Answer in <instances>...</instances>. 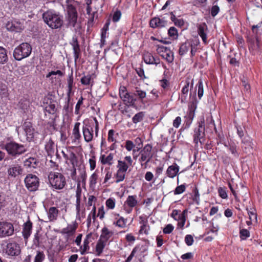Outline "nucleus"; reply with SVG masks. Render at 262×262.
<instances>
[{
  "instance_id": "nucleus-1",
  "label": "nucleus",
  "mask_w": 262,
  "mask_h": 262,
  "mask_svg": "<svg viewBox=\"0 0 262 262\" xmlns=\"http://www.w3.org/2000/svg\"><path fill=\"white\" fill-rule=\"evenodd\" d=\"M42 18L45 23L51 29H60L63 25V17L59 14L51 10L44 12Z\"/></svg>"
},
{
  "instance_id": "nucleus-2",
  "label": "nucleus",
  "mask_w": 262,
  "mask_h": 262,
  "mask_svg": "<svg viewBox=\"0 0 262 262\" xmlns=\"http://www.w3.org/2000/svg\"><path fill=\"white\" fill-rule=\"evenodd\" d=\"M3 148L7 151L8 155L12 157L21 155L27 151V149L24 145L19 144L14 141L6 143Z\"/></svg>"
},
{
  "instance_id": "nucleus-3",
  "label": "nucleus",
  "mask_w": 262,
  "mask_h": 262,
  "mask_svg": "<svg viewBox=\"0 0 262 262\" xmlns=\"http://www.w3.org/2000/svg\"><path fill=\"white\" fill-rule=\"evenodd\" d=\"M49 181L53 189L61 190L66 185L64 176L60 172H51L49 173Z\"/></svg>"
},
{
  "instance_id": "nucleus-4",
  "label": "nucleus",
  "mask_w": 262,
  "mask_h": 262,
  "mask_svg": "<svg viewBox=\"0 0 262 262\" xmlns=\"http://www.w3.org/2000/svg\"><path fill=\"white\" fill-rule=\"evenodd\" d=\"M32 52V47L30 44L24 42L16 47L13 52V56L17 60L28 57Z\"/></svg>"
},
{
  "instance_id": "nucleus-5",
  "label": "nucleus",
  "mask_w": 262,
  "mask_h": 262,
  "mask_svg": "<svg viewBox=\"0 0 262 262\" xmlns=\"http://www.w3.org/2000/svg\"><path fill=\"white\" fill-rule=\"evenodd\" d=\"M25 186L30 191H36L39 186V180L38 178L33 174H28L24 180Z\"/></svg>"
},
{
  "instance_id": "nucleus-6",
  "label": "nucleus",
  "mask_w": 262,
  "mask_h": 262,
  "mask_svg": "<svg viewBox=\"0 0 262 262\" xmlns=\"http://www.w3.org/2000/svg\"><path fill=\"white\" fill-rule=\"evenodd\" d=\"M197 44L193 43L192 41L187 40L181 44L179 50V54L181 56L186 54L190 50L191 56H193L196 52Z\"/></svg>"
},
{
  "instance_id": "nucleus-7",
  "label": "nucleus",
  "mask_w": 262,
  "mask_h": 262,
  "mask_svg": "<svg viewBox=\"0 0 262 262\" xmlns=\"http://www.w3.org/2000/svg\"><path fill=\"white\" fill-rule=\"evenodd\" d=\"M139 204L137 195H128L123 204V209L127 213H130L133 208H136Z\"/></svg>"
},
{
  "instance_id": "nucleus-8",
  "label": "nucleus",
  "mask_w": 262,
  "mask_h": 262,
  "mask_svg": "<svg viewBox=\"0 0 262 262\" xmlns=\"http://www.w3.org/2000/svg\"><path fill=\"white\" fill-rule=\"evenodd\" d=\"M205 122L203 120L199 122L198 126L194 130L193 141L196 144L202 143V140H204L205 135Z\"/></svg>"
},
{
  "instance_id": "nucleus-9",
  "label": "nucleus",
  "mask_w": 262,
  "mask_h": 262,
  "mask_svg": "<svg viewBox=\"0 0 262 262\" xmlns=\"http://www.w3.org/2000/svg\"><path fill=\"white\" fill-rule=\"evenodd\" d=\"M13 225L7 222H0V237L11 236L14 233Z\"/></svg>"
},
{
  "instance_id": "nucleus-10",
  "label": "nucleus",
  "mask_w": 262,
  "mask_h": 262,
  "mask_svg": "<svg viewBox=\"0 0 262 262\" xmlns=\"http://www.w3.org/2000/svg\"><path fill=\"white\" fill-rule=\"evenodd\" d=\"M152 147L149 144L146 145L139 153V162L142 166H143V162H146L148 163L152 157L151 153Z\"/></svg>"
},
{
  "instance_id": "nucleus-11",
  "label": "nucleus",
  "mask_w": 262,
  "mask_h": 262,
  "mask_svg": "<svg viewBox=\"0 0 262 262\" xmlns=\"http://www.w3.org/2000/svg\"><path fill=\"white\" fill-rule=\"evenodd\" d=\"M119 96L125 104L132 106L135 105L136 99L129 94L125 87L123 86L120 88Z\"/></svg>"
},
{
  "instance_id": "nucleus-12",
  "label": "nucleus",
  "mask_w": 262,
  "mask_h": 262,
  "mask_svg": "<svg viewBox=\"0 0 262 262\" xmlns=\"http://www.w3.org/2000/svg\"><path fill=\"white\" fill-rule=\"evenodd\" d=\"M43 107L45 112L55 114L57 111L56 102L49 97H45L43 100Z\"/></svg>"
},
{
  "instance_id": "nucleus-13",
  "label": "nucleus",
  "mask_w": 262,
  "mask_h": 262,
  "mask_svg": "<svg viewBox=\"0 0 262 262\" xmlns=\"http://www.w3.org/2000/svg\"><path fill=\"white\" fill-rule=\"evenodd\" d=\"M6 252L10 256L18 255L20 252V248L18 244L16 243H10L7 245Z\"/></svg>"
},
{
  "instance_id": "nucleus-14",
  "label": "nucleus",
  "mask_w": 262,
  "mask_h": 262,
  "mask_svg": "<svg viewBox=\"0 0 262 262\" xmlns=\"http://www.w3.org/2000/svg\"><path fill=\"white\" fill-rule=\"evenodd\" d=\"M94 130L93 127L89 124H85L82 127V133L84 141L90 142L92 141L94 137Z\"/></svg>"
},
{
  "instance_id": "nucleus-15",
  "label": "nucleus",
  "mask_w": 262,
  "mask_h": 262,
  "mask_svg": "<svg viewBox=\"0 0 262 262\" xmlns=\"http://www.w3.org/2000/svg\"><path fill=\"white\" fill-rule=\"evenodd\" d=\"M23 169L19 164H12L9 166L7 173L9 176L15 178L23 173Z\"/></svg>"
},
{
  "instance_id": "nucleus-16",
  "label": "nucleus",
  "mask_w": 262,
  "mask_h": 262,
  "mask_svg": "<svg viewBox=\"0 0 262 262\" xmlns=\"http://www.w3.org/2000/svg\"><path fill=\"white\" fill-rule=\"evenodd\" d=\"M68 11V25L74 27L77 23V12L76 8H71Z\"/></svg>"
},
{
  "instance_id": "nucleus-17",
  "label": "nucleus",
  "mask_w": 262,
  "mask_h": 262,
  "mask_svg": "<svg viewBox=\"0 0 262 262\" xmlns=\"http://www.w3.org/2000/svg\"><path fill=\"white\" fill-rule=\"evenodd\" d=\"M167 24V21L163 17H154L149 23L150 27L152 28H160L165 27Z\"/></svg>"
},
{
  "instance_id": "nucleus-18",
  "label": "nucleus",
  "mask_w": 262,
  "mask_h": 262,
  "mask_svg": "<svg viewBox=\"0 0 262 262\" xmlns=\"http://www.w3.org/2000/svg\"><path fill=\"white\" fill-rule=\"evenodd\" d=\"M6 28L10 31L18 32L24 29V26L20 22L14 20L8 22L6 24Z\"/></svg>"
},
{
  "instance_id": "nucleus-19",
  "label": "nucleus",
  "mask_w": 262,
  "mask_h": 262,
  "mask_svg": "<svg viewBox=\"0 0 262 262\" xmlns=\"http://www.w3.org/2000/svg\"><path fill=\"white\" fill-rule=\"evenodd\" d=\"M76 218L80 220L85 217V208L82 203V199H76Z\"/></svg>"
},
{
  "instance_id": "nucleus-20",
  "label": "nucleus",
  "mask_w": 262,
  "mask_h": 262,
  "mask_svg": "<svg viewBox=\"0 0 262 262\" xmlns=\"http://www.w3.org/2000/svg\"><path fill=\"white\" fill-rule=\"evenodd\" d=\"M23 128L25 132L27 140L29 141H31L34 136V129L32 123L30 122H25L23 124Z\"/></svg>"
},
{
  "instance_id": "nucleus-21",
  "label": "nucleus",
  "mask_w": 262,
  "mask_h": 262,
  "mask_svg": "<svg viewBox=\"0 0 262 262\" xmlns=\"http://www.w3.org/2000/svg\"><path fill=\"white\" fill-rule=\"evenodd\" d=\"M191 83V88L193 86V79L190 80L189 78H187L185 80V84L183 87L181 92H182V97H181V102H185L186 100L187 94L189 91V84Z\"/></svg>"
},
{
  "instance_id": "nucleus-22",
  "label": "nucleus",
  "mask_w": 262,
  "mask_h": 262,
  "mask_svg": "<svg viewBox=\"0 0 262 262\" xmlns=\"http://www.w3.org/2000/svg\"><path fill=\"white\" fill-rule=\"evenodd\" d=\"M143 59L144 62L147 64H155L157 66L160 63V60L159 58H155L151 53L148 52L144 53Z\"/></svg>"
},
{
  "instance_id": "nucleus-23",
  "label": "nucleus",
  "mask_w": 262,
  "mask_h": 262,
  "mask_svg": "<svg viewBox=\"0 0 262 262\" xmlns=\"http://www.w3.org/2000/svg\"><path fill=\"white\" fill-rule=\"evenodd\" d=\"M77 226L75 223L72 224H68L67 227L63 228L61 231V233L63 235H66L70 237L74 235Z\"/></svg>"
},
{
  "instance_id": "nucleus-24",
  "label": "nucleus",
  "mask_w": 262,
  "mask_h": 262,
  "mask_svg": "<svg viewBox=\"0 0 262 262\" xmlns=\"http://www.w3.org/2000/svg\"><path fill=\"white\" fill-rule=\"evenodd\" d=\"M32 230V223L28 220L23 225L22 234L24 238L27 239L31 235Z\"/></svg>"
},
{
  "instance_id": "nucleus-25",
  "label": "nucleus",
  "mask_w": 262,
  "mask_h": 262,
  "mask_svg": "<svg viewBox=\"0 0 262 262\" xmlns=\"http://www.w3.org/2000/svg\"><path fill=\"white\" fill-rule=\"evenodd\" d=\"M208 28L205 23H202L198 26V32L200 37L202 38L204 43H206L207 41V34L206 31Z\"/></svg>"
},
{
  "instance_id": "nucleus-26",
  "label": "nucleus",
  "mask_w": 262,
  "mask_h": 262,
  "mask_svg": "<svg viewBox=\"0 0 262 262\" xmlns=\"http://www.w3.org/2000/svg\"><path fill=\"white\" fill-rule=\"evenodd\" d=\"M73 49L74 51V57L75 59V61L76 62L77 60L79 58L80 50L79 48V45L78 44L77 38L75 36L73 37L72 42L71 43Z\"/></svg>"
},
{
  "instance_id": "nucleus-27",
  "label": "nucleus",
  "mask_w": 262,
  "mask_h": 262,
  "mask_svg": "<svg viewBox=\"0 0 262 262\" xmlns=\"http://www.w3.org/2000/svg\"><path fill=\"white\" fill-rule=\"evenodd\" d=\"M179 168V166L176 163L168 166L166 172L167 176L170 178H174L178 174Z\"/></svg>"
},
{
  "instance_id": "nucleus-28",
  "label": "nucleus",
  "mask_w": 262,
  "mask_h": 262,
  "mask_svg": "<svg viewBox=\"0 0 262 262\" xmlns=\"http://www.w3.org/2000/svg\"><path fill=\"white\" fill-rule=\"evenodd\" d=\"M242 148H244L245 152L250 151V150L253 148L254 145L252 139L249 137H245L242 141Z\"/></svg>"
},
{
  "instance_id": "nucleus-29",
  "label": "nucleus",
  "mask_w": 262,
  "mask_h": 262,
  "mask_svg": "<svg viewBox=\"0 0 262 262\" xmlns=\"http://www.w3.org/2000/svg\"><path fill=\"white\" fill-rule=\"evenodd\" d=\"M59 211L55 207H50L48 211V216L50 222H54L57 219Z\"/></svg>"
},
{
  "instance_id": "nucleus-30",
  "label": "nucleus",
  "mask_w": 262,
  "mask_h": 262,
  "mask_svg": "<svg viewBox=\"0 0 262 262\" xmlns=\"http://www.w3.org/2000/svg\"><path fill=\"white\" fill-rule=\"evenodd\" d=\"M91 237V234H88L83 241V245L80 246V251L81 254H84L90 249L89 244Z\"/></svg>"
},
{
  "instance_id": "nucleus-31",
  "label": "nucleus",
  "mask_w": 262,
  "mask_h": 262,
  "mask_svg": "<svg viewBox=\"0 0 262 262\" xmlns=\"http://www.w3.org/2000/svg\"><path fill=\"white\" fill-rule=\"evenodd\" d=\"M113 234L112 231H110L107 228L104 227L101 230V234L99 239L106 243Z\"/></svg>"
},
{
  "instance_id": "nucleus-32",
  "label": "nucleus",
  "mask_w": 262,
  "mask_h": 262,
  "mask_svg": "<svg viewBox=\"0 0 262 262\" xmlns=\"http://www.w3.org/2000/svg\"><path fill=\"white\" fill-rule=\"evenodd\" d=\"M114 159V154L110 153L107 156L104 155H101L100 160L102 164H108L111 166L113 164V160Z\"/></svg>"
},
{
  "instance_id": "nucleus-33",
  "label": "nucleus",
  "mask_w": 262,
  "mask_h": 262,
  "mask_svg": "<svg viewBox=\"0 0 262 262\" xmlns=\"http://www.w3.org/2000/svg\"><path fill=\"white\" fill-rule=\"evenodd\" d=\"M45 149L49 156L52 157L54 152V144L51 139H50L45 145Z\"/></svg>"
},
{
  "instance_id": "nucleus-34",
  "label": "nucleus",
  "mask_w": 262,
  "mask_h": 262,
  "mask_svg": "<svg viewBox=\"0 0 262 262\" xmlns=\"http://www.w3.org/2000/svg\"><path fill=\"white\" fill-rule=\"evenodd\" d=\"M106 243L102 241V239H99L96 245V252L97 256H100L103 252V249L105 247Z\"/></svg>"
},
{
  "instance_id": "nucleus-35",
  "label": "nucleus",
  "mask_w": 262,
  "mask_h": 262,
  "mask_svg": "<svg viewBox=\"0 0 262 262\" xmlns=\"http://www.w3.org/2000/svg\"><path fill=\"white\" fill-rule=\"evenodd\" d=\"M80 123L79 122H76L74 126V128L73 129V136L74 138L75 141L79 140L81 138V134L79 132V126Z\"/></svg>"
},
{
  "instance_id": "nucleus-36",
  "label": "nucleus",
  "mask_w": 262,
  "mask_h": 262,
  "mask_svg": "<svg viewBox=\"0 0 262 262\" xmlns=\"http://www.w3.org/2000/svg\"><path fill=\"white\" fill-rule=\"evenodd\" d=\"M187 211L186 210H184L183 212L181 213L180 210L175 209L172 211L171 214V216L178 221V217L181 219L182 216L185 217L186 216Z\"/></svg>"
},
{
  "instance_id": "nucleus-37",
  "label": "nucleus",
  "mask_w": 262,
  "mask_h": 262,
  "mask_svg": "<svg viewBox=\"0 0 262 262\" xmlns=\"http://www.w3.org/2000/svg\"><path fill=\"white\" fill-rule=\"evenodd\" d=\"M126 223L127 219L122 216H120L116 221L114 223V224L119 228H124L126 227Z\"/></svg>"
},
{
  "instance_id": "nucleus-38",
  "label": "nucleus",
  "mask_w": 262,
  "mask_h": 262,
  "mask_svg": "<svg viewBox=\"0 0 262 262\" xmlns=\"http://www.w3.org/2000/svg\"><path fill=\"white\" fill-rule=\"evenodd\" d=\"M126 172L119 170H117L116 173L115 174L116 178V183H119L123 181L125 178Z\"/></svg>"
},
{
  "instance_id": "nucleus-39",
  "label": "nucleus",
  "mask_w": 262,
  "mask_h": 262,
  "mask_svg": "<svg viewBox=\"0 0 262 262\" xmlns=\"http://www.w3.org/2000/svg\"><path fill=\"white\" fill-rule=\"evenodd\" d=\"M134 94L135 96H137L139 98V100L142 102H143V99L146 97V92L142 91L139 89L136 88V90L135 91Z\"/></svg>"
},
{
  "instance_id": "nucleus-40",
  "label": "nucleus",
  "mask_w": 262,
  "mask_h": 262,
  "mask_svg": "<svg viewBox=\"0 0 262 262\" xmlns=\"http://www.w3.org/2000/svg\"><path fill=\"white\" fill-rule=\"evenodd\" d=\"M66 160H69L72 165L73 167H75L77 165V157L74 152L71 151H69L68 157Z\"/></svg>"
},
{
  "instance_id": "nucleus-41",
  "label": "nucleus",
  "mask_w": 262,
  "mask_h": 262,
  "mask_svg": "<svg viewBox=\"0 0 262 262\" xmlns=\"http://www.w3.org/2000/svg\"><path fill=\"white\" fill-rule=\"evenodd\" d=\"M129 166L126 163L125 161L121 160L118 161V165H117V167L118 168L117 170L126 172Z\"/></svg>"
},
{
  "instance_id": "nucleus-42",
  "label": "nucleus",
  "mask_w": 262,
  "mask_h": 262,
  "mask_svg": "<svg viewBox=\"0 0 262 262\" xmlns=\"http://www.w3.org/2000/svg\"><path fill=\"white\" fill-rule=\"evenodd\" d=\"M196 88H198V95L200 99L202 98L204 94L203 83L202 79H200L196 85Z\"/></svg>"
},
{
  "instance_id": "nucleus-43",
  "label": "nucleus",
  "mask_w": 262,
  "mask_h": 262,
  "mask_svg": "<svg viewBox=\"0 0 262 262\" xmlns=\"http://www.w3.org/2000/svg\"><path fill=\"white\" fill-rule=\"evenodd\" d=\"M7 60L6 50L3 47H0V63H4L7 62Z\"/></svg>"
},
{
  "instance_id": "nucleus-44",
  "label": "nucleus",
  "mask_w": 262,
  "mask_h": 262,
  "mask_svg": "<svg viewBox=\"0 0 262 262\" xmlns=\"http://www.w3.org/2000/svg\"><path fill=\"white\" fill-rule=\"evenodd\" d=\"M98 179V174H97L96 171H95L90 176L89 179L90 187H95L97 182Z\"/></svg>"
},
{
  "instance_id": "nucleus-45",
  "label": "nucleus",
  "mask_w": 262,
  "mask_h": 262,
  "mask_svg": "<svg viewBox=\"0 0 262 262\" xmlns=\"http://www.w3.org/2000/svg\"><path fill=\"white\" fill-rule=\"evenodd\" d=\"M170 50V49L166 47L159 45L157 46V52L162 58L164 57V54L168 52V51Z\"/></svg>"
},
{
  "instance_id": "nucleus-46",
  "label": "nucleus",
  "mask_w": 262,
  "mask_h": 262,
  "mask_svg": "<svg viewBox=\"0 0 262 262\" xmlns=\"http://www.w3.org/2000/svg\"><path fill=\"white\" fill-rule=\"evenodd\" d=\"M36 160L33 158H29L24 161V165L28 167L34 168L36 165Z\"/></svg>"
},
{
  "instance_id": "nucleus-47",
  "label": "nucleus",
  "mask_w": 262,
  "mask_h": 262,
  "mask_svg": "<svg viewBox=\"0 0 262 262\" xmlns=\"http://www.w3.org/2000/svg\"><path fill=\"white\" fill-rule=\"evenodd\" d=\"M168 63H171L173 62L174 60L173 53L171 50L168 51V52L164 54V57H162Z\"/></svg>"
},
{
  "instance_id": "nucleus-48",
  "label": "nucleus",
  "mask_w": 262,
  "mask_h": 262,
  "mask_svg": "<svg viewBox=\"0 0 262 262\" xmlns=\"http://www.w3.org/2000/svg\"><path fill=\"white\" fill-rule=\"evenodd\" d=\"M144 117V113L142 112L136 114L132 118V121L134 123H137L141 122Z\"/></svg>"
},
{
  "instance_id": "nucleus-49",
  "label": "nucleus",
  "mask_w": 262,
  "mask_h": 262,
  "mask_svg": "<svg viewBox=\"0 0 262 262\" xmlns=\"http://www.w3.org/2000/svg\"><path fill=\"white\" fill-rule=\"evenodd\" d=\"M250 233L248 230L241 229L239 231V237L242 240H245L250 237Z\"/></svg>"
},
{
  "instance_id": "nucleus-50",
  "label": "nucleus",
  "mask_w": 262,
  "mask_h": 262,
  "mask_svg": "<svg viewBox=\"0 0 262 262\" xmlns=\"http://www.w3.org/2000/svg\"><path fill=\"white\" fill-rule=\"evenodd\" d=\"M45 259V255L42 251H37L34 259V262H42Z\"/></svg>"
},
{
  "instance_id": "nucleus-51",
  "label": "nucleus",
  "mask_w": 262,
  "mask_h": 262,
  "mask_svg": "<svg viewBox=\"0 0 262 262\" xmlns=\"http://www.w3.org/2000/svg\"><path fill=\"white\" fill-rule=\"evenodd\" d=\"M115 199L112 198L108 199L105 202V205L109 209H113L115 207Z\"/></svg>"
},
{
  "instance_id": "nucleus-52",
  "label": "nucleus",
  "mask_w": 262,
  "mask_h": 262,
  "mask_svg": "<svg viewBox=\"0 0 262 262\" xmlns=\"http://www.w3.org/2000/svg\"><path fill=\"white\" fill-rule=\"evenodd\" d=\"M229 149L234 157H238L239 154L237 150V146L234 143L229 144Z\"/></svg>"
},
{
  "instance_id": "nucleus-53",
  "label": "nucleus",
  "mask_w": 262,
  "mask_h": 262,
  "mask_svg": "<svg viewBox=\"0 0 262 262\" xmlns=\"http://www.w3.org/2000/svg\"><path fill=\"white\" fill-rule=\"evenodd\" d=\"M168 34L169 36L174 39L177 38L178 35V31L174 27H171L169 29Z\"/></svg>"
},
{
  "instance_id": "nucleus-54",
  "label": "nucleus",
  "mask_w": 262,
  "mask_h": 262,
  "mask_svg": "<svg viewBox=\"0 0 262 262\" xmlns=\"http://www.w3.org/2000/svg\"><path fill=\"white\" fill-rule=\"evenodd\" d=\"M92 80L91 75H87L82 77L81 79V82L83 85H89Z\"/></svg>"
},
{
  "instance_id": "nucleus-55",
  "label": "nucleus",
  "mask_w": 262,
  "mask_h": 262,
  "mask_svg": "<svg viewBox=\"0 0 262 262\" xmlns=\"http://www.w3.org/2000/svg\"><path fill=\"white\" fill-rule=\"evenodd\" d=\"M186 186L184 184L181 185L177 186L174 190V194L175 195L180 194L182 193L185 191Z\"/></svg>"
},
{
  "instance_id": "nucleus-56",
  "label": "nucleus",
  "mask_w": 262,
  "mask_h": 262,
  "mask_svg": "<svg viewBox=\"0 0 262 262\" xmlns=\"http://www.w3.org/2000/svg\"><path fill=\"white\" fill-rule=\"evenodd\" d=\"M135 145L130 140H127L125 142V148L129 151L135 149Z\"/></svg>"
},
{
  "instance_id": "nucleus-57",
  "label": "nucleus",
  "mask_w": 262,
  "mask_h": 262,
  "mask_svg": "<svg viewBox=\"0 0 262 262\" xmlns=\"http://www.w3.org/2000/svg\"><path fill=\"white\" fill-rule=\"evenodd\" d=\"M150 227L149 225H142L140 227V229L139 230V233L140 234H145L147 235L148 234V231L149 230Z\"/></svg>"
},
{
  "instance_id": "nucleus-58",
  "label": "nucleus",
  "mask_w": 262,
  "mask_h": 262,
  "mask_svg": "<svg viewBox=\"0 0 262 262\" xmlns=\"http://www.w3.org/2000/svg\"><path fill=\"white\" fill-rule=\"evenodd\" d=\"M193 200L197 204H199L200 202V194L197 188H195L193 191Z\"/></svg>"
},
{
  "instance_id": "nucleus-59",
  "label": "nucleus",
  "mask_w": 262,
  "mask_h": 262,
  "mask_svg": "<svg viewBox=\"0 0 262 262\" xmlns=\"http://www.w3.org/2000/svg\"><path fill=\"white\" fill-rule=\"evenodd\" d=\"M174 229V227L171 224L167 225L163 229V233L165 234L171 233Z\"/></svg>"
},
{
  "instance_id": "nucleus-60",
  "label": "nucleus",
  "mask_w": 262,
  "mask_h": 262,
  "mask_svg": "<svg viewBox=\"0 0 262 262\" xmlns=\"http://www.w3.org/2000/svg\"><path fill=\"white\" fill-rule=\"evenodd\" d=\"M105 213L104 206H101L98 209L97 216L99 217L100 220H102L104 217Z\"/></svg>"
},
{
  "instance_id": "nucleus-61",
  "label": "nucleus",
  "mask_w": 262,
  "mask_h": 262,
  "mask_svg": "<svg viewBox=\"0 0 262 262\" xmlns=\"http://www.w3.org/2000/svg\"><path fill=\"white\" fill-rule=\"evenodd\" d=\"M115 131L113 129H110L108 133V142H116V139L114 137Z\"/></svg>"
},
{
  "instance_id": "nucleus-62",
  "label": "nucleus",
  "mask_w": 262,
  "mask_h": 262,
  "mask_svg": "<svg viewBox=\"0 0 262 262\" xmlns=\"http://www.w3.org/2000/svg\"><path fill=\"white\" fill-rule=\"evenodd\" d=\"M83 98H82V97H81L79 98V99L78 100V101L76 105L75 113L77 115L79 114V110L80 108V106L83 103Z\"/></svg>"
},
{
  "instance_id": "nucleus-63",
  "label": "nucleus",
  "mask_w": 262,
  "mask_h": 262,
  "mask_svg": "<svg viewBox=\"0 0 262 262\" xmlns=\"http://www.w3.org/2000/svg\"><path fill=\"white\" fill-rule=\"evenodd\" d=\"M185 242L187 245L191 246L194 242L192 236L189 234L186 235L185 237Z\"/></svg>"
},
{
  "instance_id": "nucleus-64",
  "label": "nucleus",
  "mask_w": 262,
  "mask_h": 262,
  "mask_svg": "<svg viewBox=\"0 0 262 262\" xmlns=\"http://www.w3.org/2000/svg\"><path fill=\"white\" fill-rule=\"evenodd\" d=\"M218 192L219 195L221 198L223 199H226L227 198L228 195L225 189L222 187H220L218 189Z\"/></svg>"
}]
</instances>
